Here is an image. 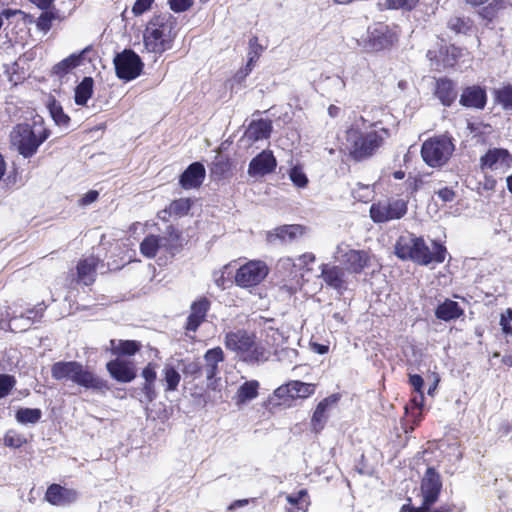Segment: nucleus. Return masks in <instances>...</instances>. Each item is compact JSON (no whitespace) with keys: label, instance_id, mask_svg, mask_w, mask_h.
Masks as SVG:
<instances>
[{"label":"nucleus","instance_id":"f257e3e1","mask_svg":"<svg viewBox=\"0 0 512 512\" xmlns=\"http://www.w3.org/2000/svg\"><path fill=\"white\" fill-rule=\"evenodd\" d=\"M178 31V21L172 14H154L145 24L143 46L149 53L162 55L173 48Z\"/></svg>","mask_w":512,"mask_h":512},{"label":"nucleus","instance_id":"f03ea898","mask_svg":"<svg viewBox=\"0 0 512 512\" xmlns=\"http://www.w3.org/2000/svg\"><path fill=\"white\" fill-rule=\"evenodd\" d=\"M390 135L385 127L363 131L352 125L345 131L346 155L354 162L366 161L378 153Z\"/></svg>","mask_w":512,"mask_h":512},{"label":"nucleus","instance_id":"7ed1b4c3","mask_svg":"<svg viewBox=\"0 0 512 512\" xmlns=\"http://www.w3.org/2000/svg\"><path fill=\"white\" fill-rule=\"evenodd\" d=\"M395 255L401 260H410L421 266H428L432 263L441 264L447 255L446 247L438 242L432 241V251L422 237L414 234L400 236L395 244Z\"/></svg>","mask_w":512,"mask_h":512},{"label":"nucleus","instance_id":"20e7f679","mask_svg":"<svg viewBox=\"0 0 512 512\" xmlns=\"http://www.w3.org/2000/svg\"><path fill=\"white\" fill-rule=\"evenodd\" d=\"M51 376L56 381H71L87 390L105 393L110 390L108 381L78 361H58L51 366Z\"/></svg>","mask_w":512,"mask_h":512},{"label":"nucleus","instance_id":"39448f33","mask_svg":"<svg viewBox=\"0 0 512 512\" xmlns=\"http://www.w3.org/2000/svg\"><path fill=\"white\" fill-rule=\"evenodd\" d=\"M224 345L227 350L235 353L239 360L246 363L254 364L268 359V351L257 339L256 334L245 329L226 333Z\"/></svg>","mask_w":512,"mask_h":512},{"label":"nucleus","instance_id":"423d86ee","mask_svg":"<svg viewBox=\"0 0 512 512\" xmlns=\"http://www.w3.org/2000/svg\"><path fill=\"white\" fill-rule=\"evenodd\" d=\"M399 40L397 25H389L378 21L368 26L366 35L359 45L367 53H378L390 50Z\"/></svg>","mask_w":512,"mask_h":512},{"label":"nucleus","instance_id":"0eeeda50","mask_svg":"<svg viewBox=\"0 0 512 512\" xmlns=\"http://www.w3.org/2000/svg\"><path fill=\"white\" fill-rule=\"evenodd\" d=\"M454 151L452 140L444 135L430 137L421 146V157L423 161L432 168L445 165Z\"/></svg>","mask_w":512,"mask_h":512},{"label":"nucleus","instance_id":"6e6552de","mask_svg":"<svg viewBox=\"0 0 512 512\" xmlns=\"http://www.w3.org/2000/svg\"><path fill=\"white\" fill-rule=\"evenodd\" d=\"M268 264L260 259L248 260L240 265L234 273V284L243 289L260 285L269 275Z\"/></svg>","mask_w":512,"mask_h":512},{"label":"nucleus","instance_id":"1a4fd4ad","mask_svg":"<svg viewBox=\"0 0 512 512\" xmlns=\"http://www.w3.org/2000/svg\"><path fill=\"white\" fill-rule=\"evenodd\" d=\"M316 388L317 385L314 383L290 380L276 388L273 392V397L279 405L291 406L297 399H306L312 396Z\"/></svg>","mask_w":512,"mask_h":512},{"label":"nucleus","instance_id":"9d476101","mask_svg":"<svg viewBox=\"0 0 512 512\" xmlns=\"http://www.w3.org/2000/svg\"><path fill=\"white\" fill-rule=\"evenodd\" d=\"M50 134L51 132L47 128H42L36 132L28 125L19 127V139L17 141L19 154L24 158L32 157L37 152L39 146L49 138Z\"/></svg>","mask_w":512,"mask_h":512},{"label":"nucleus","instance_id":"9b49d317","mask_svg":"<svg viewBox=\"0 0 512 512\" xmlns=\"http://www.w3.org/2000/svg\"><path fill=\"white\" fill-rule=\"evenodd\" d=\"M115 72L119 79L131 81L136 79L143 70L140 56L131 49H125L114 58Z\"/></svg>","mask_w":512,"mask_h":512},{"label":"nucleus","instance_id":"f8f14e48","mask_svg":"<svg viewBox=\"0 0 512 512\" xmlns=\"http://www.w3.org/2000/svg\"><path fill=\"white\" fill-rule=\"evenodd\" d=\"M407 203L402 199L378 201L370 207L369 213L373 222L385 223L402 218L407 213Z\"/></svg>","mask_w":512,"mask_h":512},{"label":"nucleus","instance_id":"ddd939ff","mask_svg":"<svg viewBox=\"0 0 512 512\" xmlns=\"http://www.w3.org/2000/svg\"><path fill=\"white\" fill-rule=\"evenodd\" d=\"M420 489L423 497L421 509L428 511L438 501L442 490L441 476L434 467L426 469L421 480Z\"/></svg>","mask_w":512,"mask_h":512},{"label":"nucleus","instance_id":"4468645a","mask_svg":"<svg viewBox=\"0 0 512 512\" xmlns=\"http://www.w3.org/2000/svg\"><path fill=\"white\" fill-rule=\"evenodd\" d=\"M374 256L367 250L348 249L341 254L340 263L350 274H362L372 266Z\"/></svg>","mask_w":512,"mask_h":512},{"label":"nucleus","instance_id":"2eb2a0df","mask_svg":"<svg viewBox=\"0 0 512 512\" xmlns=\"http://www.w3.org/2000/svg\"><path fill=\"white\" fill-rule=\"evenodd\" d=\"M210 308L211 302L205 296H201L191 303L189 315L183 326L185 335L194 338L190 333H196L199 327L206 321Z\"/></svg>","mask_w":512,"mask_h":512},{"label":"nucleus","instance_id":"dca6fc26","mask_svg":"<svg viewBox=\"0 0 512 512\" xmlns=\"http://www.w3.org/2000/svg\"><path fill=\"white\" fill-rule=\"evenodd\" d=\"M102 260L96 255H90L81 258L75 267V275L72 281L76 284L91 286L95 283L97 277V269Z\"/></svg>","mask_w":512,"mask_h":512},{"label":"nucleus","instance_id":"f3484780","mask_svg":"<svg viewBox=\"0 0 512 512\" xmlns=\"http://www.w3.org/2000/svg\"><path fill=\"white\" fill-rule=\"evenodd\" d=\"M512 166V154L505 148H490L479 159V167L484 170H508Z\"/></svg>","mask_w":512,"mask_h":512},{"label":"nucleus","instance_id":"a211bd4d","mask_svg":"<svg viewBox=\"0 0 512 512\" xmlns=\"http://www.w3.org/2000/svg\"><path fill=\"white\" fill-rule=\"evenodd\" d=\"M78 498L79 493L76 489L57 483L50 484L44 495V499L53 506H68L75 503Z\"/></svg>","mask_w":512,"mask_h":512},{"label":"nucleus","instance_id":"6ab92c4d","mask_svg":"<svg viewBox=\"0 0 512 512\" xmlns=\"http://www.w3.org/2000/svg\"><path fill=\"white\" fill-rule=\"evenodd\" d=\"M277 160L272 151L263 150L257 154L249 163L248 174L251 177L265 176L275 171Z\"/></svg>","mask_w":512,"mask_h":512},{"label":"nucleus","instance_id":"aec40b11","mask_svg":"<svg viewBox=\"0 0 512 512\" xmlns=\"http://www.w3.org/2000/svg\"><path fill=\"white\" fill-rule=\"evenodd\" d=\"M433 94L443 106L451 107L458 97L456 82L446 76L437 78Z\"/></svg>","mask_w":512,"mask_h":512},{"label":"nucleus","instance_id":"412c9836","mask_svg":"<svg viewBox=\"0 0 512 512\" xmlns=\"http://www.w3.org/2000/svg\"><path fill=\"white\" fill-rule=\"evenodd\" d=\"M109 375L120 383H129L136 378V369L133 362L120 358L110 360L106 364Z\"/></svg>","mask_w":512,"mask_h":512},{"label":"nucleus","instance_id":"4be33fe9","mask_svg":"<svg viewBox=\"0 0 512 512\" xmlns=\"http://www.w3.org/2000/svg\"><path fill=\"white\" fill-rule=\"evenodd\" d=\"M459 104L466 108L482 110L487 104V93L484 87L471 85L463 88Z\"/></svg>","mask_w":512,"mask_h":512},{"label":"nucleus","instance_id":"5701e85b","mask_svg":"<svg viewBox=\"0 0 512 512\" xmlns=\"http://www.w3.org/2000/svg\"><path fill=\"white\" fill-rule=\"evenodd\" d=\"M321 278L328 287L337 291L346 289V280L343 266H338L330 263H323L320 265Z\"/></svg>","mask_w":512,"mask_h":512},{"label":"nucleus","instance_id":"b1692460","mask_svg":"<svg viewBox=\"0 0 512 512\" xmlns=\"http://www.w3.org/2000/svg\"><path fill=\"white\" fill-rule=\"evenodd\" d=\"M206 177V170L201 162L191 163L180 175L179 184L183 189L199 188Z\"/></svg>","mask_w":512,"mask_h":512},{"label":"nucleus","instance_id":"393cba45","mask_svg":"<svg viewBox=\"0 0 512 512\" xmlns=\"http://www.w3.org/2000/svg\"><path fill=\"white\" fill-rule=\"evenodd\" d=\"M465 3L473 8L483 6L479 15L488 21H492L500 10L512 7V0H464Z\"/></svg>","mask_w":512,"mask_h":512},{"label":"nucleus","instance_id":"a878e982","mask_svg":"<svg viewBox=\"0 0 512 512\" xmlns=\"http://www.w3.org/2000/svg\"><path fill=\"white\" fill-rule=\"evenodd\" d=\"M109 344L111 354L117 358L134 356L142 349V343L137 340L111 339Z\"/></svg>","mask_w":512,"mask_h":512},{"label":"nucleus","instance_id":"bb28decb","mask_svg":"<svg viewBox=\"0 0 512 512\" xmlns=\"http://www.w3.org/2000/svg\"><path fill=\"white\" fill-rule=\"evenodd\" d=\"M271 132V121L265 119L252 120L245 131V137L251 142H257L269 138Z\"/></svg>","mask_w":512,"mask_h":512},{"label":"nucleus","instance_id":"cd10ccee","mask_svg":"<svg viewBox=\"0 0 512 512\" xmlns=\"http://www.w3.org/2000/svg\"><path fill=\"white\" fill-rule=\"evenodd\" d=\"M434 313L437 319L449 322L463 316L464 310L458 302L451 299H445L436 307Z\"/></svg>","mask_w":512,"mask_h":512},{"label":"nucleus","instance_id":"c85d7f7f","mask_svg":"<svg viewBox=\"0 0 512 512\" xmlns=\"http://www.w3.org/2000/svg\"><path fill=\"white\" fill-rule=\"evenodd\" d=\"M337 400L338 398L335 395H332L324 398L317 404L311 418V425L315 432H320L323 430L328 418V407L330 404L335 403Z\"/></svg>","mask_w":512,"mask_h":512},{"label":"nucleus","instance_id":"c756f323","mask_svg":"<svg viewBox=\"0 0 512 512\" xmlns=\"http://www.w3.org/2000/svg\"><path fill=\"white\" fill-rule=\"evenodd\" d=\"M259 394V382L257 380L245 381L239 386L234 396L236 405H243L255 398Z\"/></svg>","mask_w":512,"mask_h":512},{"label":"nucleus","instance_id":"7c9ffc66","mask_svg":"<svg viewBox=\"0 0 512 512\" xmlns=\"http://www.w3.org/2000/svg\"><path fill=\"white\" fill-rule=\"evenodd\" d=\"M275 236L282 242H293L306 233V227L300 224H286L275 228Z\"/></svg>","mask_w":512,"mask_h":512},{"label":"nucleus","instance_id":"2f4dec72","mask_svg":"<svg viewBox=\"0 0 512 512\" xmlns=\"http://www.w3.org/2000/svg\"><path fill=\"white\" fill-rule=\"evenodd\" d=\"M94 91V80L92 77H84L75 87L74 101L78 106H86Z\"/></svg>","mask_w":512,"mask_h":512},{"label":"nucleus","instance_id":"473e14b6","mask_svg":"<svg viewBox=\"0 0 512 512\" xmlns=\"http://www.w3.org/2000/svg\"><path fill=\"white\" fill-rule=\"evenodd\" d=\"M161 246L167 252H174L182 248L181 232L173 225H169L166 228L165 236L161 237Z\"/></svg>","mask_w":512,"mask_h":512},{"label":"nucleus","instance_id":"72a5a7b5","mask_svg":"<svg viewBox=\"0 0 512 512\" xmlns=\"http://www.w3.org/2000/svg\"><path fill=\"white\" fill-rule=\"evenodd\" d=\"M233 162L228 156H217L211 164V174L218 180L228 177L231 173Z\"/></svg>","mask_w":512,"mask_h":512},{"label":"nucleus","instance_id":"f704fd0d","mask_svg":"<svg viewBox=\"0 0 512 512\" xmlns=\"http://www.w3.org/2000/svg\"><path fill=\"white\" fill-rule=\"evenodd\" d=\"M286 500L295 507V509L288 508L287 512H295L296 510L307 512L311 505L310 497L306 489H301L296 494L287 495Z\"/></svg>","mask_w":512,"mask_h":512},{"label":"nucleus","instance_id":"c9c22d12","mask_svg":"<svg viewBox=\"0 0 512 512\" xmlns=\"http://www.w3.org/2000/svg\"><path fill=\"white\" fill-rule=\"evenodd\" d=\"M161 242V236L154 234L147 235L140 243L141 254L148 259L154 258L162 247Z\"/></svg>","mask_w":512,"mask_h":512},{"label":"nucleus","instance_id":"e433bc0d","mask_svg":"<svg viewBox=\"0 0 512 512\" xmlns=\"http://www.w3.org/2000/svg\"><path fill=\"white\" fill-rule=\"evenodd\" d=\"M49 113L56 125L62 127H68L70 124V117L63 110V107L59 101L52 98L48 103Z\"/></svg>","mask_w":512,"mask_h":512},{"label":"nucleus","instance_id":"4c0bfd02","mask_svg":"<svg viewBox=\"0 0 512 512\" xmlns=\"http://www.w3.org/2000/svg\"><path fill=\"white\" fill-rule=\"evenodd\" d=\"M79 60V56H76L74 54L70 55L69 57L61 60L52 67V74L58 77H64L72 69L79 65Z\"/></svg>","mask_w":512,"mask_h":512},{"label":"nucleus","instance_id":"58836bf2","mask_svg":"<svg viewBox=\"0 0 512 512\" xmlns=\"http://www.w3.org/2000/svg\"><path fill=\"white\" fill-rule=\"evenodd\" d=\"M472 26L473 21L464 16L451 17L447 23V27L456 34H467L471 31Z\"/></svg>","mask_w":512,"mask_h":512},{"label":"nucleus","instance_id":"ea45409f","mask_svg":"<svg viewBox=\"0 0 512 512\" xmlns=\"http://www.w3.org/2000/svg\"><path fill=\"white\" fill-rule=\"evenodd\" d=\"M42 417V411L39 408H20L16 411L15 418L22 424H35Z\"/></svg>","mask_w":512,"mask_h":512},{"label":"nucleus","instance_id":"a19ab883","mask_svg":"<svg viewBox=\"0 0 512 512\" xmlns=\"http://www.w3.org/2000/svg\"><path fill=\"white\" fill-rule=\"evenodd\" d=\"M192 205H193V202L190 198H179V199L173 200L170 203L167 210L170 215H174L177 217H183L189 213Z\"/></svg>","mask_w":512,"mask_h":512},{"label":"nucleus","instance_id":"79ce46f5","mask_svg":"<svg viewBox=\"0 0 512 512\" xmlns=\"http://www.w3.org/2000/svg\"><path fill=\"white\" fill-rule=\"evenodd\" d=\"M28 440L23 433L18 432L15 429H9L6 431L3 437V444L6 447L18 449L27 444Z\"/></svg>","mask_w":512,"mask_h":512},{"label":"nucleus","instance_id":"37998d69","mask_svg":"<svg viewBox=\"0 0 512 512\" xmlns=\"http://www.w3.org/2000/svg\"><path fill=\"white\" fill-rule=\"evenodd\" d=\"M495 102L500 104L504 110H512V85L506 84L494 90Z\"/></svg>","mask_w":512,"mask_h":512},{"label":"nucleus","instance_id":"c03bdc74","mask_svg":"<svg viewBox=\"0 0 512 512\" xmlns=\"http://www.w3.org/2000/svg\"><path fill=\"white\" fill-rule=\"evenodd\" d=\"M163 380L165 382V391H175L179 386L181 376L173 366L166 365L163 369Z\"/></svg>","mask_w":512,"mask_h":512},{"label":"nucleus","instance_id":"a18cd8bd","mask_svg":"<svg viewBox=\"0 0 512 512\" xmlns=\"http://www.w3.org/2000/svg\"><path fill=\"white\" fill-rule=\"evenodd\" d=\"M420 3V0H384L383 9L401 10L403 12L413 11Z\"/></svg>","mask_w":512,"mask_h":512},{"label":"nucleus","instance_id":"49530a36","mask_svg":"<svg viewBox=\"0 0 512 512\" xmlns=\"http://www.w3.org/2000/svg\"><path fill=\"white\" fill-rule=\"evenodd\" d=\"M46 308L47 306L45 305V303L41 302L36 304L32 308L27 309L25 313H21L19 317L26 318L32 323L38 322L43 318Z\"/></svg>","mask_w":512,"mask_h":512},{"label":"nucleus","instance_id":"de8ad7c7","mask_svg":"<svg viewBox=\"0 0 512 512\" xmlns=\"http://www.w3.org/2000/svg\"><path fill=\"white\" fill-rule=\"evenodd\" d=\"M289 177L292 183L298 188H304L308 185V178L301 166H293L289 171Z\"/></svg>","mask_w":512,"mask_h":512},{"label":"nucleus","instance_id":"09e8293b","mask_svg":"<svg viewBox=\"0 0 512 512\" xmlns=\"http://www.w3.org/2000/svg\"><path fill=\"white\" fill-rule=\"evenodd\" d=\"M55 19H57V13L55 11H45L38 17L36 26L40 31L48 32L52 28Z\"/></svg>","mask_w":512,"mask_h":512},{"label":"nucleus","instance_id":"8fccbe9b","mask_svg":"<svg viewBox=\"0 0 512 512\" xmlns=\"http://www.w3.org/2000/svg\"><path fill=\"white\" fill-rule=\"evenodd\" d=\"M205 365L218 366L225 360V355L221 347L217 346L208 349L204 354Z\"/></svg>","mask_w":512,"mask_h":512},{"label":"nucleus","instance_id":"3c124183","mask_svg":"<svg viewBox=\"0 0 512 512\" xmlns=\"http://www.w3.org/2000/svg\"><path fill=\"white\" fill-rule=\"evenodd\" d=\"M203 366L199 361H186L183 363L182 373L185 377L197 379L202 375Z\"/></svg>","mask_w":512,"mask_h":512},{"label":"nucleus","instance_id":"603ef678","mask_svg":"<svg viewBox=\"0 0 512 512\" xmlns=\"http://www.w3.org/2000/svg\"><path fill=\"white\" fill-rule=\"evenodd\" d=\"M16 385V378L10 374H0V399L10 394Z\"/></svg>","mask_w":512,"mask_h":512},{"label":"nucleus","instance_id":"864d4df0","mask_svg":"<svg viewBox=\"0 0 512 512\" xmlns=\"http://www.w3.org/2000/svg\"><path fill=\"white\" fill-rule=\"evenodd\" d=\"M155 3V0H136L132 6L131 12L135 17L142 16L150 11Z\"/></svg>","mask_w":512,"mask_h":512},{"label":"nucleus","instance_id":"5fc2aeb1","mask_svg":"<svg viewBox=\"0 0 512 512\" xmlns=\"http://www.w3.org/2000/svg\"><path fill=\"white\" fill-rule=\"evenodd\" d=\"M406 421L409 425L408 429L413 431L422 421L423 413L422 410H405Z\"/></svg>","mask_w":512,"mask_h":512},{"label":"nucleus","instance_id":"6e6d98bb","mask_svg":"<svg viewBox=\"0 0 512 512\" xmlns=\"http://www.w3.org/2000/svg\"><path fill=\"white\" fill-rule=\"evenodd\" d=\"M231 264L225 265L222 270L219 272V276H215V284L217 287L221 289H226L231 284L234 283V278L232 279L230 276H226L225 274L230 269Z\"/></svg>","mask_w":512,"mask_h":512},{"label":"nucleus","instance_id":"4d7b16f0","mask_svg":"<svg viewBox=\"0 0 512 512\" xmlns=\"http://www.w3.org/2000/svg\"><path fill=\"white\" fill-rule=\"evenodd\" d=\"M500 325L503 333L506 336L512 337V309L507 308L505 312L501 314Z\"/></svg>","mask_w":512,"mask_h":512},{"label":"nucleus","instance_id":"13d9d810","mask_svg":"<svg viewBox=\"0 0 512 512\" xmlns=\"http://www.w3.org/2000/svg\"><path fill=\"white\" fill-rule=\"evenodd\" d=\"M372 190L367 185H359L357 189L353 191V197L360 202L367 203L370 201L372 196Z\"/></svg>","mask_w":512,"mask_h":512},{"label":"nucleus","instance_id":"bf43d9fd","mask_svg":"<svg viewBox=\"0 0 512 512\" xmlns=\"http://www.w3.org/2000/svg\"><path fill=\"white\" fill-rule=\"evenodd\" d=\"M157 364L149 362L141 372V376L144 378V382L155 383L157 379Z\"/></svg>","mask_w":512,"mask_h":512},{"label":"nucleus","instance_id":"052dcab7","mask_svg":"<svg viewBox=\"0 0 512 512\" xmlns=\"http://www.w3.org/2000/svg\"><path fill=\"white\" fill-rule=\"evenodd\" d=\"M168 4L173 12L182 13L192 7L193 0H168Z\"/></svg>","mask_w":512,"mask_h":512},{"label":"nucleus","instance_id":"680f3d73","mask_svg":"<svg viewBox=\"0 0 512 512\" xmlns=\"http://www.w3.org/2000/svg\"><path fill=\"white\" fill-rule=\"evenodd\" d=\"M409 384L413 387V389L418 394H423L424 380L419 374H410L409 375Z\"/></svg>","mask_w":512,"mask_h":512},{"label":"nucleus","instance_id":"e2e57ef3","mask_svg":"<svg viewBox=\"0 0 512 512\" xmlns=\"http://www.w3.org/2000/svg\"><path fill=\"white\" fill-rule=\"evenodd\" d=\"M436 194L445 203L452 202L456 197L455 191L450 187H443V188L439 189L436 192Z\"/></svg>","mask_w":512,"mask_h":512},{"label":"nucleus","instance_id":"0e129e2a","mask_svg":"<svg viewBox=\"0 0 512 512\" xmlns=\"http://www.w3.org/2000/svg\"><path fill=\"white\" fill-rule=\"evenodd\" d=\"M262 52V46L258 43V38L253 36L249 40V53L248 56H256V59H259Z\"/></svg>","mask_w":512,"mask_h":512},{"label":"nucleus","instance_id":"69168bd1","mask_svg":"<svg viewBox=\"0 0 512 512\" xmlns=\"http://www.w3.org/2000/svg\"><path fill=\"white\" fill-rule=\"evenodd\" d=\"M424 406V393L413 397L409 403L405 406V410H423Z\"/></svg>","mask_w":512,"mask_h":512},{"label":"nucleus","instance_id":"338daca9","mask_svg":"<svg viewBox=\"0 0 512 512\" xmlns=\"http://www.w3.org/2000/svg\"><path fill=\"white\" fill-rule=\"evenodd\" d=\"M142 392L145 395L147 401H153L157 396L155 383L144 382L142 386Z\"/></svg>","mask_w":512,"mask_h":512},{"label":"nucleus","instance_id":"774afa93","mask_svg":"<svg viewBox=\"0 0 512 512\" xmlns=\"http://www.w3.org/2000/svg\"><path fill=\"white\" fill-rule=\"evenodd\" d=\"M99 197V193L96 190H89L85 193L79 200V204L81 206H87L93 202H95Z\"/></svg>","mask_w":512,"mask_h":512}]
</instances>
